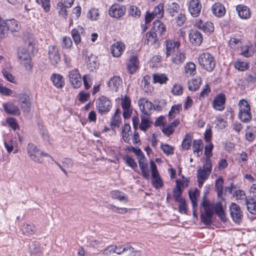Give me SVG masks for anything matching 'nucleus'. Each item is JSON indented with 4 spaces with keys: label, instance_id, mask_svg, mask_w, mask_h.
Listing matches in <instances>:
<instances>
[{
    "label": "nucleus",
    "instance_id": "obj_1",
    "mask_svg": "<svg viewBox=\"0 0 256 256\" xmlns=\"http://www.w3.org/2000/svg\"><path fill=\"white\" fill-rule=\"evenodd\" d=\"M199 64L204 70L212 72L216 66V61L212 54L208 52L202 53L198 58Z\"/></svg>",
    "mask_w": 256,
    "mask_h": 256
},
{
    "label": "nucleus",
    "instance_id": "obj_2",
    "mask_svg": "<svg viewBox=\"0 0 256 256\" xmlns=\"http://www.w3.org/2000/svg\"><path fill=\"white\" fill-rule=\"evenodd\" d=\"M239 112L238 116L243 122L248 123L252 119V114L250 112V108L248 102L244 100H240L238 103Z\"/></svg>",
    "mask_w": 256,
    "mask_h": 256
},
{
    "label": "nucleus",
    "instance_id": "obj_3",
    "mask_svg": "<svg viewBox=\"0 0 256 256\" xmlns=\"http://www.w3.org/2000/svg\"><path fill=\"white\" fill-rule=\"evenodd\" d=\"M96 105L98 112L101 115L107 114L112 108L111 101L103 96L96 100Z\"/></svg>",
    "mask_w": 256,
    "mask_h": 256
},
{
    "label": "nucleus",
    "instance_id": "obj_4",
    "mask_svg": "<svg viewBox=\"0 0 256 256\" xmlns=\"http://www.w3.org/2000/svg\"><path fill=\"white\" fill-rule=\"evenodd\" d=\"M18 58L26 70H31L32 66L31 64V58L27 50L24 48H20L18 50Z\"/></svg>",
    "mask_w": 256,
    "mask_h": 256
},
{
    "label": "nucleus",
    "instance_id": "obj_5",
    "mask_svg": "<svg viewBox=\"0 0 256 256\" xmlns=\"http://www.w3.org/2000/svg\"><path fill=\"white\" fill-rule=\"evenodd\" d=\"M28 154L34 162L40 163L42 162V152L32 143H29L27 148Z\"/></svg>",
    "mask_w": 256,
    "mask_h": 256
},
{
    "label": "nucleus",
    "instance_id": "obj_6",
    "mask_svg": "<svg viewBox=\"0 0 256 256\" xmlns=\"http://www.w3.org/2000/svg\"><path fill=\"white\" fill-rule=\"evenodd\" d=\"M230 216L236 224H240L243 218V213L240 208L236 203H232L230 206Z\"/></svg>",
    "mask_w": 256,
    "mask_h": 256
},
{
    "label": "nucleus",
    "instance_id": "obj_7",
    "mask_svg": "<svg viewBox=\"0 0 256 256\" xmlns=\"http://www.w3.org/2000/svg\"><path fill=\"white\" fill-rule=\"evenodd\" d=\"M139 60L136 54L134 52H131L126 64L128 72L130 74H134L139 67Z\"/></svg>",
    "mask_w": 256,
    "mask_h": 256
},
{
    "label": "nucleus",
    "instance_id": "obj_8",
    "mask_svg": "<svg viewBox=\"0 0 256 256\" xmlns=\"http://www.w3.org/2000/svg\"><path fill=\"white\" fill-rule=\"evenodd\" d=\"M138 105L142 115L149 116L154 109V105L145 98H140L138 101Z\"/></svg>",
    "mask_w": 256,
    "mask_h": 256
},
{
    "label": "nucleus",
    "instance_id": "obj_9",
    "mask_svg": "<svg viewBox=\"0 0 256 256\" xmlns=\"http://www.w3.org/2000/svg\"><path fill=\"white\" fill-rule=\"evenodd\" d=\"M83 56H85V60L87 68L90 71H94L98 68V58L92 54H88V50H82Z\"/></svg>",
    "mask_w": 256,
    "mask_h": 256
},
{
    "label": "nucleus",
    "instance_id": "obj_10",
    "mask_svg": "<svg viewBox=\"0 0 256 256\" xmlns=\"http://www.w3.org/2000/svg\"><path fill=\"white\" fill-rule=\"evenodd\" d=\"M48 59L51 64L56 66L60 60L58 48L55 46H51L48 48Z\"/></svg>",
    "mask_w": 256,
    "mask_h": 256
},
{
    "label": "nucleus",
    "instance_id": "obj_11",
    "mask_svg": "<svg viewBox=\"0 0 256 256\" xmlns=\"http://www.w3.org/2000/svg\"><path fill=\"white\" fill-rule=\"evenodd\" d=\"M126 12V8L124 6L115 4L110 8L108 13L110 16L118 19L123 16Z\"/></svg>",
    "mask_w": 256,
    "mask_h": 256
},
{
    "label": "nucleus",
    "instance_id": "obj_12",
    "mask_svg": "<svg viewBox=\"0 0 256 256\" xmlns=\"http://www.w3.org/2000/svg\"><path fill=\"white\" fill-rule=\"evenodd\" d=\"M187 5L188 10L192 16H199L202 8V4L199 0H190Z\"/></svg>",
    "mask_w": 256,
    "mask_h": 256
},
{
    "label": "nucleus",
    "instance_id": "obj_13",
    "mask_svg": "<svg viewBox=\"0 0 256 256\" xmlns=\"http://www.w3.org/2000/svg\"><path fill=\"white\" fill-rule=\"evenodd\" d=\"M6 21L9 31L12 32L13 36L17 37L20 36V34L19 31L21 26L20 22L14 19L6 20Z\"/></svg>",
    "mask_w": 256,
    "mask_h": 256
},
{
    "label": "nucleus",
    "instance_id": "obj_14",
    "mask_svg": "<svg viewBox=\"0 0 256 256\" xmlns=\"http://www.w3.org/2000/svg\"><path fill=\"white\" fill-rule=\"evenodd\" d=\"M70 81L74 88H78L82 85L80 75L77 70H73L69 74Z\"/></svg>",
    "mask_w": 256,
    "mask_h": 256
},
{
    "label": "nucleus",
    "instance_id": "obj_15",
    "mask_svg": "<svg viewBox=\"0 0 256 256\" xmlns=\"http://www.w3.org/2000/svg\"><path fill=\"white\" fill-rule=\"evenodd\" d=\"M189 38L192 44L196 46H200L203 40L202 34L196 30H192L190 32Z\"/></svg>",
    "mask_w": 256,
    "mask_h": 256
},
{
    "label": "nucleus",
    "instance_id": "obj_16",
    "mask_svg": "<svg viewBox=\"0 0 256 256\" xmlns=\"http://www.w3.org/2000/svg\"><path fill=\"white\" fill-rule=\"evenodd\" d=\"M226 96L224 94L217 96L213 100L214 108L218 110H222L224 108Z\"/></svg>",
    "mask_w": 256,
    "mask_h": 256
},
{
    "label": "nucleus",
    "instance_id": "obj_17",
    "mask_svg": "<svg viewBox=\"0 0 256 256\" xmlns=\"http://www.w3.org/2000/svg\"><path fill=\"white\" fill-rule=\"evenodd\" d=\"M195 26L206 32H212L214 30L212 23L210 22H203L202 20H198L196 22Z\"/></svg>",
    "mask_w": 256,
    "mask_h": 256
},
{
    "label": "nucleus",
    "instance_id": "obj_18",
    "mask_svg": "<svg viewBox=\"0 0 256 256\" xmlns=\"http://www.w3.org/2000/svg\"><path fill=\"white\" fill-rule=\"evenodd\" d=\"M180 44L178 42H173L172 40H167L166 42V57L176 52L178 50Z\"/></svg>",
    "mask_w": 256,
    "mask_h": 256
},
{
    "label": "nucleus",
    "instance_id": "obj_19",
    "mask_svg": "<svg viewBox=\"0 0 256 256\" xmlns=\"http://www.w3.org/2000/svg\"><path fill=\"white\" fill-rule=\"evenodd\" d=\"M124 48V44L122 42H118L112 46L111 52L114 56L118 58L121 56Z\"/></svg>",
    "mask_w": 256,
    "mask_h": 256
},
{
    "label": "nucleus",
    "instance_id": "obj_20",
    "mask_svg": "<svg viewBox=\"0 0 256 256\" xmlns=\"http://www.w3.org/2000/svg\"><path fill=\"white\" fill-rule=\"evenodd\" d=\"M3 108L4 111L8 114L18 116L20 114V110L18 107L12 102L3 104Z\"/></svg>",
    "mask_w": 256,
    "mask_h": 256
},
{
    "label": "nucleus",
    "instance_id": "obj_21",
    "mask_svg": "<svg viewBox=\"0 0 256 256\" xmlns=\"http://www.w3.org/2000/svg\"><path fill=\"white\" fill-rule=\"evenodd\" d=\"M153 32L156 34L158 38L162 36L166 32V26L164 24L158 20H156L153 22Z\"/></svg>",
    "mask_w": 256,
    "mask_h": 256
},
{
    "label": "nucleus",
    "instance_id": "obj_22",
    "mask_svg": "<svg viewBox=\"0 0 256 256\" xmlns=\"http://www.w3.org/2000/svg\"><path fill=\"white\" fill-rule=\"evenodd\" d=\"M84 33V29L79 26L72 30V36L76 44H78L81 42L80 36Z\"/></svg>",
    "mask_w": 256,
    "mask_h": 256
},
{
    "label": "nucleus",
    "instance_id": "obj_23",
    "mask_svg": "<svg viewBox=\"0 0 256 256\" xmlns=\"http://www.w3.org/2000/svg\"><path fill=\"white\" fill-rule=\"evenodd\" d=\"M28 251L31 255L40 256L42 252V248L36 241L32 242L28 246Z\"/></svg>",
    "mask_w": 256,
    "mask_h": 256
},
{
    "label": "nucleus",
    "instance_id": "obj_24",
    "mask_svg": "<svg viewBox=\"0 0 256 256\" xmlns=\"http://www.w3.org/2000/svg\"><path fill=\"white\" fill-rule=\"evenodd\" d=\"M239 16L242 19H248L250 16V9L246 6L240 4L236 8Z\"/></svg>",
    "mask_w": 256,
    "mask_h": 256
},
{
    "label": "nucleus",
    "instance_id": "obj_25",
    "mask_svg": "<svg viewBox=\"0 0 256 256\" xmlns=\"http://www.w3.org/2000/svg\"><path fill=\"white\" fill-rule=\"evenodd\" d=\"M212 10L214 14L217 17L223 16L226 12L225 8L220 2L215 3L212 6Z\"/></svg>",
    "mask_w": 256,
    "mask_h": 256
},
{
    "label": "nucleus",
    "instance_id": "obj_26",
    "mask_svg": "<svg viewBox=\"0 0 256 256\" xmlns=\"http://www.w3.org/2000/svg\"><path fill=\"white\" fill-rule=\"evenodd\" d=\"M122 80L120 76H114L108 82V86L112 90L116 92Z\"/></svg>",
    "mask_w": 256,
    "mask_h": 256
},
{
    "label": "nucleus",
    "instance_id": "obj_27",
    "mask_svg": "<svg viewBox=\"0 0 256 256\" xmlns=\"http://www.w3.org/2000/svg\"><path fill=\"white\" fill-rule=\"evenodd\" d=\"M214 208L218 217L223 222H226V218L225 216L224 208L221 202H218L214 204Z\"/></svg>",
    "mask_w": 256,
    "mask_h": 256
},
{
    "label": "nucleus",
    "instance_id": "obj_28",
    "mask_svg": "<svg viewBox=\"0 0 256 256\" xmlns=\"http://www.w3.org/2000/svg\"><path fill=\"white\" fill-rule=\"evenodd\" d=\"M186 59L185 53L182 52H178L172 54V62L176 64H180L184 62Z\"/></svg>",
    "mask_w": 256,
    "mask_h": 256
},
{
    "label": "nucleus",
    "instance_id": "obj_29",
    "mask_svg": "<svg viewBox=\"0 0 256 256\" xmlns=\"http://www.w3.org/2000/svg\"><path fill=\"white\" fill-rule=\"evenodd\" d=\"M50 79L54 85L58 88H62L64 84V78L60 74H53Z\"/></svg>",
    "mask_w": 256,
    "mask_h": 256
},
{
    "label": "nucleus",
    "instance_id": "obj_30",
    "mask_svg": "<svg viewBox=\"0 0 256 256\" xmlns=\"http://www.w3.org/2000/svg\"><path fill=\"white\" fill-rule=\"evenodd\" d=\"M202 206L204 208V214L211 215L214 214V204H210L205 196L203 197V201L202 203Z\"/></svg>",
    "mask_w": 256,
    "mask_h": 256
},
{
    "label": "nucleus",
    "instance_id": "obj_31",
    "mask_svg": "<svg viewBox=\"0 0 256 256\" xmlns=\"http://www.w3.org/2000/svg\"><path fill=\"white\" fill-rule=\"evenodd\" d=\"M194 153L197 156L202 154L203 142L201 140H195L193 142Z\"/></svg>",
    "mask_w": 256,
    "mask_h": 256
},
{
    "label": "nucleus",
    "instance_id": "obj_32",
    "mask_svg": "<svg viewBox=\"0 0 256 256\" xmlns=\"http://www.w3.org/2000/svg\"><path fill=\"white\" fill-rule=\"evenodd\" d=\"M254 54V48L252 45H245L241 47L240 54L245 58H249Z\"/></svg>",
    "mask_w": 256,
    "mask_h": 256
},
{
    "label": "nucleus",
    "instance_id": "obj_33",
    "mask_svg": "<svg viewBox=\"0 0 256 256\" xmlns=\"http://www.w3.org/2000/svg\"><path fill=\"white\" fill-rule=\"evenodd\" d=\"M8 30L6 20L0 18V39L6 38L8 34Z\"/></svg>",
    "mask_w": 256,
    "mask_h": 256
},
{
    "label": "nucleus",
    "instance_id": "obj_34",
    "mask_svg": "<svg viewBox=\"0 0 256 256\" xmlns=\"http://www.w3.org/2000/svg\"><path fill=\"white\" fill-rule=\"evenodd\" d=\"M246 204L248 211L253 214H256V201L253 198L246 200Z\"/></svg>",
    "mask_w": 256,
    "mask_h": 256
},
{
    "label": "nucleus",
    "instance_id": "obj_35",
    "mask_svg": "<svg viewBox=\"0 0 256 256\" xmlns=\"http://www.w3.org/2000/svg\"><path fill=\"white\" fill-rule=\"evenodd\" d=\"M124 256H138L139 252L134 250V248L131 246L128 245L124 246L123 248Z\"/></svg>",
    "mask_w": 256,
    "mask_h": 256
},
{
    "label": "nucleus",
    "instance_id": "obj_36",
    "mask_svg": "<svg viewBox=\"0 0 256 256\" xmlns=\"http://www.w3.org/2000/svg\"><path fill=\"white\" fill-rule=\"evenodd\" d=\"M201 84L200 78L197 79H192L188 82V88L190 90L196 91L200 87Z\"/></svg>",
    "mask_w": 256,
    "mask_h": 256
},
{
    "label": "nucleus",
    "instance_id": "obj_37",
    "mask_svg": "<svg viewBox=\"0 0 256 256\" xmlns=\"http://www.w3.org/2000/svg\"><path fill=\"white\" fill-rule=\"evenodd\" d=\"M224 180L222 178H220L216 181L215 186L218 198H222L223 193Z\"/></svg>",
    "mask_w": 256,
    "mask_h": 256
},
{
    "label": "nucleus",
    "instance_id": "obj_38",
    "mask_svg": "<svg viewBox=\"0 0 256 256\" xmlns=\"http://www.w3.org/2000/svg\"><path fill=\"white\" fill-rule=\"evenodd\" d=\"M158 37L153 32H148L146 34L145 40L147 41V44H155L158 40Z\"/></svg>",
    "mask_w": 256,
    "mask_h": 256
},
{
    "label": "nucleus",
    "instance_id": "obj_39",
    "mask_svg": "<svg viewBox=\"0 0 256 256\" xmlns=\"http://www.w3.org/2000/svg\"><path fill=\"white\" fill-rule=\"evenodd\" d=\"M180 180H176V182L177 183L176 188L174 189V197L175 199V200L176 202H178L180 201H182V200H184V198H182V190L178 185Z\"/></svg>",
    "mask_w": 256,
    "mask_h": 256
},
{
    "label": "nucleus",
    "instance_id": "obj_40",
    "mask_svg": "<svg viewBox=\"0 0 256 256\" xmlns=\"http://www.w3.org/2000/svg\"><path fill=\"white\" fill-rule=\"evenodd\" d=\"M66 8H68L66 4L62 2H60L57 4L56 8L58 10L59 14L65 18L67 16Z\"/></svg>",
    "mask_w": 256,
    "mask_h": 256
},
{
    "label": "nucleus",
    "instance_id": "obj_41",
    "mask_svg": "<svg viewBox=\"0 0 256 256\" xmlns=\"http://www.w3.org/2000/svg\"><path fill=\"white\" fill-rule=\"evenodd\" d=\"M111 195L113 198L117 199L120 201L125 200L126 202L127 200L126 194L120 190H115L112 191Z\"/></svg>",
    "mask_w": 256,
    "mask_h": 256
},
{
    "label": "nucleus",
    "instance_id": "obj_42",
    "mask_svg": "<svg viewBox=\"0 0 256 256\" xmlns=\"http://www.w3.org/2000/svg\"><path fill=\"white\" fill-rule=\"evenodd\" d=\"M22 230L24 234L30 235L34 234L36 229L34 225L32 224H26L23 226Z\"/></svg>",
    "mask_w": 256,
    "mask_h": 256
},
{
    "label": "nucleus",
    "instance_id": "obj_43",
    "mask_svg": "<svg viewBox=\"0 0 256 256\" xmlns=\"http://www.w3.org/2000/svg\"><path fill=\"white\" fill-rule=\"evenodd\" d=\"M196 65L194 62H188L185 67V72L187 75L194 76L196 74Z\"/></svg>",
    "mask_w": 256,
    "mask_h": 256
},
{
    "label": "nucleus",
    "instance_id": "obj_44",
    "mask_svg": "<svg viewBox=\"0 0 256 256\" xmlns=\"http://www.w3.org/2000/svg\"><path fill=\"white\" fill-rule=\"evenodd\" d=\"M148 116H141V123L140 125V128L141 130L145 131L150 126V122L148 120Z\"/></svg>",
    "mask_w": 256,
    "mask_h": 256
},
{
    "label": "nucleus",
    "instance_id": "obj_45",
    "mask_svg": "<svg viewBox=\"0 0 256 256\" xmlns=\"http://www.w3.org/2000/svg\"><path fill=\"white\" fill-rule=\"evenodd\" d=\"M234 67L240 71H244L249 68V64L246 62L238 60L234 63Z\"/></svg>",
    "mask_w": 256,
    "mask_h": 256
},
{
    "label": "nucleus",
    "instance_id": "obj_46",
    "mask_svg": "<svg viewBox=\"0 0 256 256\" xmlns=\"http://www.w3.org/2000/svg\"><path fill=\"white\" fill-rule=\"evenodd\" d=\"M164 11V4H160L158 6L154 8L152 14L157 18H161L163 16Z\"/></svg>",
    "mask_w": 256,
    "mask_h": 256
},
{
    "label": "nucleus",
    "instance_id": "obj_47",
    "mask_svg": "<svg viewBox=\"0 0 256 256\" xmlns=\"http://www.w3.org/2000/svg\"><path fill=\"white\" fill-rule=\"evenodd\" d=\"M179 8V5L177 3L172 2L168 5L167 11L172 16H174L175 13L178 12Z\"/></svg>",
    "mask_w": 256,
    "mask_h": 256
},
{
    "label": "nucleus",
    "instance_id": "obj_48",
    "mask_svg": "<svg viewBox=\"0 0 256 256\" xmlns=\"http://www.w3.org/2000/svg\"><path fill=\"white\" fill-rule=\"evenodd\" d=\"M154 83L158 82L161 84H166L168 80L167 76L164 74H154L153 76Z\"/></svg>",
    "mask_w": 256,
    "mask_h": 256
},
{
    "label": "nucleus",
    "instance_id": "obj_49",
    "mask_svg": "<svg viewBox=\"0 0 256 256\" xmlns=\"http://www.w3.org/2000/svg\"><path fill=\"white\" fill-rule=\"evenodd\" d=\"M121 120L120 116H114L112 118L110 122V127L112 130H114L116 128L119 127L120 123Z\"/></svg>",
    "mask_w": 256,
    "mask_h": 256
},
{
    "label": "nucleus",
    "instance_id": "obj_50",
    "mask_svg": "<svg viewBox=\"0 0 256 256\" xmlns=\"http://www.w3.org/2000/svg\"><path fill=\"white\" fill-rule=\"evenodd\" d=\"M130 15L134 18H138L140 16V11L137 7L132 6L130 7L128 12Z\"/></svg>",
    "mask_w": 256,
    "mask_h": 256
},
{
    "label": "nucleus",
    "instance_id": "obj_51",
    "mask_svg": "<svg viewBox=\"0 0 256 256\" xmlns=\"http://www.w3.org/2000/svg\"><path fill=\"white\" fill-rule=\"evenodd\" d=\"M191 140L192 138L190 135L186 134L182 142V147L184 149L188 150L190 148L191 145Z\"/></svg>",
    "mask_w": 256,
    "mask_h": 256
},
{
    "label": "nucleus",
    "instance_id": "obj_52",
    "mask_svg": "<svg viewBox=\"0 0 256 256\" xmlns=\"http://www.w3.org/2000/svg\"><path fill=\"white\" fill-rule=\"evenodd\" d=\"M72 45V42L70 37L64 36L62 38V48H69Z\"/></svg>",
    "mask_w": 256,
    "mask_h": 256
},
{
    "label": "nucleus",
    "instance_id": "obj_53",
    "mask_svg": "<svg viewBox=\"0 0 256 256\" xmlns=\"http://www.w3.org/2000/svg\"><path fill=\"white\" fill-rule=\"evenodd\" d=\"M213 215L210 214H202L200 215L202 221L206 225H210L212 222V219Z\"/></svg>",
    "mask_w": 256,
    "mask_h": 256
},
{
    "label": "nucleus",
    "instance_id": "obj_54",
    "mask_svg": "<svg viewBox=\"0 0 256 256\" xmlns=\"http://www.w3.org/2000/svg\"><path fill=\"white\" fill-rule=\"evenodd\" d=\"M36 2L38 4H41L42 6L46 12H48L50 10V0H36Z\"/></svg>",
    "mask_w": 256,
    "mask_h": 256
},
{
    "label": "nucleus",
    "instance_id": "obj_55",
    "mask_svg": "<svg viewBox=\"0 0 256 256\" xmlns=\"http://www.w3.org/2000/svg\"><path fill=\"white\" fill-rule=\"evenodd\" d=\"M180 108H181V106L179 105L173 106L172 107L170 110L169 112L168 118L170 119H172L173 118H174V117H175L174 114H178L179 112Z\"/></svg>",
    "mask_w": 256,
    "mask_h": 256
},
{
    "label": "nucleus",
    "instance_id": "obj_56",
    "mask_svg": "<svg viewBox=\"0 0 256 256\" xmlns=\"http://www.w3.org/2000/svg\"><path fill=\"white\" fill-rule=\"evenodd\" d=\"M161 148L164 152L167 155H171L174 154V148L172 146L168 144H162L161 145Z\"/></svg>",
    "mask_w": 256,
    "mask_h": 256
},
{
    "label": "nucleus",
    "instance_id": "obj_57",
    "mask_svg": "<svg viewBox=\"0 0 256 256\" xmlns=\"http://www.w3.org/2000/svg\"><path fill=\"white\" fill-rule=\"evenodd\" d=\"M121 106L122 108L131 107V100L128 96H125L121 100Z\"/></svg>",
    "mask_w": 256,
    "mask_h": 256
},
{
    "label": "nucleus",
    "instance_id": "obj_58",
    "mask_svg": "<svg viewBox=\"0 0 256 256\" xmlns=\"http://www.w3.org/2000/svg\"><path fill=\"white\" fill-rule=\"evenodd\" d=\"M234 196L236 198V200H244L245 202H246V194L244 190H237L234 193Z\"/></svg>",
    "mask_w": 256,
    "mask_h": 256
},
{
    "label": "nucleus",
    "instance_id": "obj_59",
    "mask_svg": "<svg viewBox=\"0 0 256 256\" xmlns=\"http://www.w3.org/2000/svg\"><path fill=\"white\" fill-rule=\"evenodd\" d=\"M212 160L210 158H206L204 160L202 170L207 171L208 173H210L212 171Z\"/></svg>",
    "mask_w": 256,
    "mask_h": 256
},
{
    "label": "nucleus",
    "instance_id": "obj_60",
    "mask_svg": "<svg viewBox=\"0 0 256 256\" xmlns=\"http://www.w3.org/2000/svg\"><path fill=\"white\" fill-rule=\"evenodd\" d=\"M246 80L248 82H256V74L254 72H247L246 74Z\"/></svg>",
    "mask_w": 256,
    "mask_h": 256
},
{
    "label": "nucleus",
    "instance_id": "obj_61",
    "mask_svg": "<svg viewBox=\"0 0 256 256\" xmlns=\"http://www.w3.org/2000/svg\"><path fill=\"white\" fill-rule=\"evenodd\" d=\"M210 174V173H208L207 171L200 168L198 171L197 178L206 180L208 178Z\"/></svg>",
    "mask_w": 256,
    "mask_h": 256
},
{
    "label": "nucleus",
    "instance_id": "obj_62",
    "mask_svg": "<svg viewBox=\"0 0 256 256\" xmlns=\"http://www.w3.org/2000/svg\"><path fill=\"white\" fill-rule=\"evenodd\" d=\"M98 16V10L96 8H92L90 9L88 12V16L92 20H96L97 17Z\"/></svg>",
    "mask_w": 256,
    "mask_h": 256
},
{
    "label": "nucleus",
    "instance_id": "obj_63",
    "mask_svg": "<svg viewBox=\"0 0 256 256\" xmlns=\"http://www.w3.org/2000/svg\"><path fill=\"white\" fill-rule=\"evenodd\" d=\"M126 163L127 164L132 168H134L137 167V164L135 162L134 160L128 156H126L124 158Z\"/></svg>",
    "mask_w": 256,
    "mask_h": 256
},
{
    "label": "nucleus",
    "instance_id": "obj_64",
    "mask_svg": "<svg viewBox=\"0 0 256 256\" xmlns=\"http://www.w3.org/2000/svg\"><path fill=\"white\" fill-rule=\"evenodd\" d=\"M172 92L174 95H180L182 93V88L180 85L175 84L174 86Z\"/></svg>",
    "mask_w": 256,
    "mask_h": 256
}]
</instances>
